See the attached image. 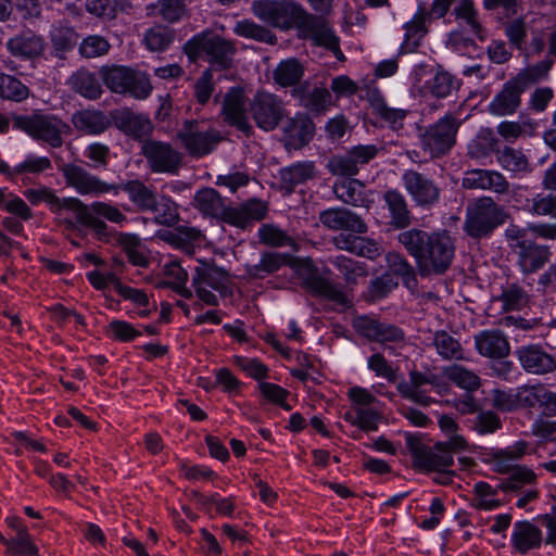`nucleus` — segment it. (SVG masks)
<instances>
[{
  "instance_id": "nucleus-4",
  "label": "nucleus",
  "mask_w": 556,
  "mask_h": 556,
  "mask_svg": "<svg viewBox=\"0 0 556 556\" xmlns=\"http://www.w3.org/2000/svg\"><path fill=\"white\" fill-rule=\"evenodd\" d=\"M509 214L491 197H481L466 207L464 231L472 239L489 238L493 231L506 223Z\"/></svg>"
},
{
  "instance_id": "nucleus-25",
  "label": "nucleus",
  "mask_w": 556,
  "mask_h": 556,
  "mask_svg": "<svg viewBox=\"0 0 556 556\" xmlns=\"http://www.w3.org/2000/svg\"><path fill=\"white\" fill-rule=\"evenodd\" d=\"M331 242L338 250L346 251L361 257L374 260L381 254V247L377 241L353 232H342L334 236Z\"/></svg>"
},
{
  "instance_id": "nucleus-35",
  "label": "nucleus",
  "mask_w": 556,
  "mask_h": 556,
  "mask_svg": "<svg viewBox=\"0 0 556 556\" xmlns=\"http://www.w3.org/2000/svg\"><path fill=\"white\" fill-rule=\"evenodd\" d=\"M316 165L312 161L296 162L283 167L279 172L281 187L292 192L299 185H303L316 177Z\"/></svg>"
},
{
  "instance_id": "nucleus-42",
  "label": "nucleus",
  "mask_w": 556,
  "mask_h": 556,
  "mask_svg": "<svg viewBox=\"0 0 556 556\" xmlns=\"http://www.w3.org/2000/svg\"><path fill=\"white\" fill-rule=\"evenodd\" d=\"M127 76L123 86L124 92L121 94H128L137 100H144L151 94L153 87L146 73L129 67Z\"/></svg>"
},
{
  "instance_id": "nucleus-52",
  "label": "nucleus",
  "mask_w": 556,
  "mask_h": 556,
  "mask_svg": "<svg viewBox=\"0 0 556 556\" xmlns=\"http://www.w3.org/2000/svg\"><path fill=\"white\" fill-rule=\"evenodd\" d=\"M425 88L432 97L442 99L458 88V81L450 73L440 71L426 81Z\"/></svg>"
},
{
  "instance_id": "nucleus-12",
  "label": "nucleus",
  "mask_w": 556,
  "mask_h": 556,
  "mask_svg": "<svg viewBox=\"0 0 556 556\" xmlns=\"http://www.w3.org/2000/svg\"><path fill=\"white\" fill-rule=\"evenodd\" d=\"M141 154L146 157L152 173L175 174L181 166L182 155L169 142L146 139L141 144Z\"/></svg>"
},
{
  "instance_id": "nucleus-14",
  "label": "nucleus",
  "mask_w": 556,
  "mask_h": 556,
  "mask_svg": "<svg viewBox=\"0 0 556 556\" xmlns=\"http://www.w3.org/2000/svg\"><path fill=\"white\" fill-rule=\"evenodd\" d=\"M249 112L255 124L263 130L275 129L285 116L286 109L282 99L278 96L258 91L249 103Z\"/></svg>"
},
{
  "instance_id": "nucleus-62",
  "label": "nucleus",
  "mask_w": 556,
  "mask_h": 556,
  "mask_svg": "<svg viewBox=\"0 0 556 556\" xmlns=\"http://www.w3.org/2000/svg\"><path fill=\"white\" fill-rule=\"evenodd\" d=\"M111 48L109 41L100 35H90L86 37L80 46L79 53L87 59H93L105 55Z\"/></svg>"
},
{
  "instance_id": "nucleus-37",
  "label": "nucleus",
  "mask_w": 556,
  "mask_h": 556,
  "mask_svg": "<svg viewBox=\"0 0 556 556\" xmlns=\"http://www.w3.org/2000/svg\"><path fill=\"white\" fill-rule=\"evenodd\" d=\"M117 186L119 187V190H123L128 194L129 200L138 211L150 212L155 208L157 200L156 193L142 181L135 179Z\"/></svg>"
},
{
  "instance_id": "nucleus-20",
  "label": "nucleus",
  "mask_w": 556,
  "mask_h": 556,
  "mask_svg": "<svg viewBox=\"0 0 556 556\" xmlns=\"http://www.w3.org/2000/svg\"><path fill=\"white\" fill-rule=\"evenodd\" d=\"M522 369L532 375H547L556 370V356L546 352L541 344L522 345L516 350Z\"/></svg>"
},
{
  "instance_id": "nucleus-26",
  "label": "nucleus",
  "mask_w": 556,
  "mask_h": 556,
  "mask_svg": "<svg viewBox=\"0 0 556 556\" xmlns=\"http://www.w3.org/2000/svg\"><path fill=\"white\" fill-rule=\"evenodd\" d=\"M477 352L488 358L501 359L509 355L510 344L498 329L482 330L475 336Z\"/></svg>"
},
{
  "instance_id": "nucleus-22",
  "label": "nucleus",
  "mask_w": 556,
  "mask_h": 556,
  "mask_svg": "<svg viewBox=\"0 0 556 556\" xmlns=\"http://www.w3.org/2000/svg\"><path fill=\"white\" fill-rule=\"evenodd\" d=\"M245 104L244 91L241 88H231L225 94L222 112L225 122L248 135L252 126L247 116Z\"/></svg>"
},
{
  "instance_id": "nucleus-44",
  "label": "nucleus",
  "mask_w": 556,
  "mask_h": 556,
  "mask_svg": "<svg viewBox=\"0 0 556 556\" xmlns=\"http://www.w3.org/2000/svg\"><path fill=\"white\" fill-rule=\"evenodd\" d=\"M443 375L457 387L468 391H475L481 386L479 376L473 370L462 365L454 364L446 366L443 369Z\"/></svg>"
},
{
  "instance_id": "nucleus-53",
  "label": "nucleus",
  "mask_w": 556,
  "mask_h": 556,
  "mask_svg": "<svg viewBox=\"0 0 556 556\" xmlns=\"http://www.w3.org/2000/svg\"><path fill=\"white\" fill-rule=\"evenodd\" d=\"M128 70L129 66L106 65L100 68L99 75L110 91L121 94L124 92L123 86L125 85L126 78H128Z\"/></svg>"
},
{
  "instance_id": "nucleus-1",
  "label": "nucleus",
  "mask_w": 556,
  "mask_h": 556,
  "mask_svg": "<svg viewBox=\"0 0 556 556\" xmlns=\"http://www.w3.org/2000/svg\"><path fill=\"white\" fill-rule=\"evenodd\" d=\"M400 243L415 258L421 277L443 275L455 254V244L446 231L427 232L410 229L399 235Z\"/></svg>"
},
{
  "instance_id": "nucleus-31",
  "label": "nucleus",
  "mask_w": 556,
  "mask_h": 556,
  "mask_svg": "<svg viewBox=\"0 0 556 556\" xmlns=\"http://www.w3.org/2000/svg\"><path fill=\"white\" fill-rule=\"evenodd\" d=\"M511 545L519 554H527L541 546L543 542L542 531L528 520L514 523Z\"/></svg>"
},
{
  "instance_id": "nucleus-3",
  "label": "nucleus",
  "mask_w": 556,
  "mask_h": 556,
  "mask_svg": "<svg viewBox=\"0 0 556 556\" xmlns=\"http://www.w3.org/2000/svg\"><path fill=\"white\" fill-rule=\"evenodd\" d=\"M184 52L191 62L204 60L215 70H228L232 65L236 48L230 40L212 30H204L184 45Z\"/></svg>"
},
{
  "instance_id": "nucleus-55",
  "label": "nucleus",
  "mask_w": 556,
  "mask_h": 556,
  "mask_svg": "<svg viewBox=\"0 0 556 556\" xmlns=\"http://www.w3.org/2000/svg\"><path fill=\"white\" fill-rule=\"evenodd\" d=\"M362 187L358 180L355 179L341 180L333 185V192L340 201L350 205L359 206L364 202Z\"/></svg>"
},
{
  "instance_id": "nucleus-21",
  "label": "nucleus",
  "mask_w": 556,
  "mask_h": 556,
  "mask_svg": "<svg viewBox=\"0 0 556 556\" xmlns=\"http://www.w3.org/2000/svg\"><path fill=\"white\" fill-rule=\"evenodd\" d=\"M526 90L516 77L510 78L489 103V113L496 116L516 113L521 105V96Z\"/></svg>"
},
{
  "instance_id": "nucleus-36",
  "label": "nucleus",
  "mask_w": 556,
  "mask_h": 556,
  "mask_svg": "<svg viewBox=\"0 0 556 556\" xmlns=\"http://www.w3.org/2000/svg\"><path fill=\"white\" fill-rule=\"evenodd\" d=\"M24 195L33 205L40 202L47 203L50 206V210L55 214H61L62 211H70L74 213L77 199L75 197L59 198L53 190L47 187L27 189L24 192Z\"/></svg>"
},
{
  "instance_id": "nucleus-38",
  "label": "nucleus",
  "mask_w": 556,
  "mask_h": 556,
  "mask_svg": "<svg viewBox=\"0 0 556 556\" xmlns=\"http://www.w3.org/2000/svg\"><path fill=\"white\" fill-rule=\"evenodd\" d=\"M304 283L306 289L314 295L323 296L341 305L349 303L348 295L339 285L332 283L319 275L308 276Z\"/></svg>"
},
{
  "instance_id": "nucleus-64",
  "label": "nucleus",
  "mask_w": 556,
  "mask_h": 556,
  "mask_svg": "<svg viewBox=\"0 0 556 556\" xmlns=\"http://www.w3.org/2000/svg\"><path fill=\"white\" fill-rule=\"evenodd\" d=\"M78 40V35L73 27L56 26L51 31V41L55 50L70 51Z\"/></svg>"
},
{
  "instance_id": "nucleus-43",
  "label": "nucleus",
  "mask_w": 556,
  "mask_h": 556,
  "mask_svg": "<svg viewBox=\"0 0 556 556\" xmlns=\"http://www.w3.org/2000/svg\"><path fill=\"white\" fill-rule=\"evenodd\" d=\"M386 260L392 276L401 277L403 283L408 289L417 287L416 271L402 254L397 252H390L387 254Z\"/></svg>"
},
{
  "instance_id": "nucleus-27",
  "label": "nucleus",
  "mask_w": 556,
  "mask_h": 556,
  "mask_svg": "<svg viewBox=\"0 0 556 556\" xmlns=\"http://www.w3.org/2000/svg\"><path fill=\"white\" fill-rule=\"evenodd\" d=\"M290 261L291 256L287 253L264 251L261 253L257 263H247L244 265V274L251 280L265 279L279 271Z\"/></svg>"
},
{
  "instance_id": "nucleus-17",
  "label": "nucleus",
  "mask_w": 556,
  "mask_h": 556,
  "mask_svg": "<svg viewBox=\"0 0 556 556\" xmlns=\"http://www.w3.org/2000/svg\"><path fill=\"white\" fill-rule=\"evenodd\" d=\"M401 180L416 206L430 208L440 201L439 186L425 174L415 169H406L402 174Z\"/></svg>"
},
{
  "instance_id": "nucleus-34",
  "label": "nucleus",
  "mask_w": 556,
  "mask_h": 556,
  "mask_svg": "<svg viewBox=\"0 0 556 556\" xmlns=\"http://www.w3.org/2000/svg\"><path fill=\"white\" fill-rule=\"evenodd\" d=\"M74 127L85 135H101L111 126L109 116L99 110H81L73 114Z\"/></svg>"
},
{
  "instance_id": "nucleus-61",
  "label": "nucleus",
  "mask_w": 556,
  "mask_h": 556,
  "mask_svg": "<svg viewBox=\"0 0 556 556\" xmlns=\"http://www.w3.org/2000/svg\"><path fill=\"white\" fill-rule=\"evenodd\" d=\"M544 386L541 383L522 386L516 389L518 408L542 406Z\"/></svg>"
},
{
  "instance_id": "nucleus-40",
  "label": "nucleus",
  "mask_w": 556,
  "mask_h": 556,
  "mask_svg": "<svg viewBox=\"0 0 556 556\" xmlns=\"http://www.w3.org/2000/svg\"><path fill=\"white\" fill-rule=\"evenodd\" d=\"M71 88L80 96L96 100L102 94V87L97 76L88 70L80 68L68 79Z\"/></svg>"
},
{
  "instance_id": "nucleus-19",
  "label": "nucleus",
  "mask_w": 556,
  "mask_h": 556,
  "mask_svg": "<svg viewBox=\"0 0 556 556\" xmlns=\"http://www.w3.org/2000/svg\"><path fill=\"white\" fill-rule=\"evenodd\" d=\"M319 223L331 231H346L365 235L368 231L366 222L356 213L345 207H331L318 215Z\"/></svg>"
},
{
  "instance_id": "nucleus-63",
  "label": "nucleus",
  "mask_w": 556,
  "mask_h": 556,
  "mask_svg": "<svg viewBox=\"0 0 556 556\" xmlns=\"http://www.w3.org/2000/svg\"><path fill=\"white\" fill-rule=\"evenodd\" d=\"M529 212L538 216H551L556 218V195L538 193L528 200Z\"/></svg>"
},
{
  "instance_id": "nucleus-15",
  "label": "nucleus",
  "mask_w": 556,
  "mask_h": 556,
  "mask_svg": "<svg viewBox=\"0 0 556 556\" xmlns=\"http://www.w3.org/2000/svg\"><path fill=\"white\" fill-rule=\"evenodd\" d=\"M354 327L369 341L379 342L392 350L403 348L407 341L405 332L400 327L367 316L357 317Z\"/></svg>"
},
{
  "instance_id": "nucleus-24",
  "label": "nucleus",
  "mask_w": 556,
  "mask_h": 556,
  "mask_svg": "<svg viewBox=\"0 0 556 556\" xmlns=\"http://www.w3.org/2000/svg\"><path fill=\"white\" fill-rule=\"evenodd\" d=\"M299 104L313 113H323L331 105V93L327 88L304 81L291 90Z\"/></svg>"
},
{
  "instance_id": "nucleus-60",
  "label": "nucleus",
  "mask_w": 556,
  "mask_h": 556,
  "mask_svg": "<svg viewBox=\"0 0 556 556\" xmlns=\"http://www.w3.org/2000/svg\"><path fill=\"white\" fill-rule=\"evenodd\" d=\"M151 212L155 213V222L164 226H174L179 220L177 205L170 199L162 197L156 200L155 208Z\"/></svg>"
},
{
  "instance_id": "nucleus-41",
  "label": "nucleus",
  "mask_w": 556,
  "mask_h": 556,
  "mask_svg": "<svg viewBox=\"0 0 556 556\" xmlns=\"http://www.w3.org/2000/svg\"><path fill=\"white\" fill-rule=\"evenodd\" d=\"M304 67L296 59L281 61L274 71V80L281 87H296L302 84Z\"/></svg>"
},
{
  "instance_id": "nucleus-2",
  "label": "nucleus",
  "mask_w": 556,
  "mask_h": 556,
  "mask_svg": "<svg viewBox=\"0 0 556 556\" xmlns=\"http://www.w3.org/2000/svg\"><path fill=\"white\" fill-rule=\"evenodd\" d=\"M191 204L202 216L241 229H245L253 222L264 219L268 212L267 204L257 199L248 200L236 206H228L219 192L208 187L198 190Z\"/></svg>"
},
{
  "instance_id": "nucleus-51",
  "label": "nucleus",
  "mask_w": 556,
  "mask_h": 556,
  "mask_svg": "<svg viewBox=\"0 0 556 556\" xmlns=\"http://www.w3.org/2000/svg\"><path fill=\"white\" fill-rule=\"evenodd\" d=\"M29 96V89L16 77L0 73V98L22 102Z\"/></svg>"
},
{
  "instance_id": "nucleus-59",
  "label": "nucleus",
  "mask_w": 556,
  "mask_h": 556,
  "mask_svg": "<svg viewBox=\"0 0 556 556\" xmlns=\"http://www.w3.org/2000/svg\"><path fill=\"white\" fill-rule=\"evenodd\" d=\"M552 66V60H543L521 71L515 77L523 85L526 89H529L533 84L546 78Z\"/></svg>"
},
{
  "instance_id": "nucleus-58",
  "label": "nucleus",
  "mask_w": 556,
  "mask_h": 556,
  "mask_svg": "<svg viewBox=\"0 0 556 556\" xmlns=\"http://www.w3.org/2000/svg\"><path fill=\"white\" fill-rule=\"evenodd\" d=\"M500 300L504 311H518L528 304L529 295L522 287L511 283L503 289Z\"/></svg>"
},
{
  "instance_id": "nucleus-32",
  "label": "nucleus",
  "mask_w": 556,
  "mask_h": 556,
  "mask_svg": "<svg viewBox=\"0 0 556 556\" xmlns=\"http://www.w3.org/2000/svg\"><path fill=\"white\" fill-rule=\"evenodd\" d=\"M5 47L13 56L29 60L43 52L45 42L41 36L31 31H24L10 38Z\"/></svg>"
},
{
  "instance_id": "nucleus-10",
  "label": "nucleus",
  "mask_w": 556,
  "mask_h": 556,
  "mask_svg": "<svg viewBox=\"0 0 556 556\" xmlns=\"http://www.w3.org/2000/svg\"><path fill=\"white\" fill-rule=\"evenodd\" d=\"M460 121L453 114H446L437 123L430 125L420 135V144L431 157H441L447 154L456 142V134Z\"/></svg>"
},
{
  "instance_id": "nucleus-9",
  "label": "nucleus",
  "mask_w": 556,
  "mask_h": 556,
  "mask_svg": "<svg viewBox=\"0 0 556 556\" xmlns=\"http://www.w3.org/2000/svg\"><path fill=\"white\" fill-rule=\"evenodd\" d=\"M192 287L202 302L206 305L217 306V295L207 288L220 295H227L230 292V277L224 268L216 266L214 262L199 260L192 275Z\"/></svg>"
},
{
  "instance_id": "nucleus-18",
  "label": "nucleus",
  "mask_w": 556,
  "mask_h": 556,
  "mask_svg": "<svg viewBox=\"0 0 556 556\" xmlns=\"http://www.w3.org/2000/svg\"><path fill=\"white\" fill-rule=\"evenodd\" d=\"M379 152L375 144L355 146L342 155L332 156L328 162V169L333 175L351 177L359 172V167L368 164Z\"/></svg>"
},
{
  "instance_id": "nucleus-39",
  "label": "nucleus",
  "mask_w": 556,
  "mask_h": 556,
  "mask_svg": "<svg viewBox=\"0 0 556 556\" xmlns=\"http://www.w3.org/2000/svg\"><path fill=\"white\" fill-rule=\"evenodd\" d=\"M548 247L532 242L519 255L517 263L525 274H532L541 269L549 260Z\"/></svg>"
},
{
  "instance_id": "nucleus-6",
  "label": "nucleus",
  "mask_w": 556,
  "mask_h": 556,
  "mask_svg": "<svg viewBox=\"0 0 556 556\" xmlns=\"http://www.w3.org/2000/svg\"><path fill=\"white\" fill-rule=\"evenodd\" d=\"M180 147L192 157L211 154L222 142L220 131L203 121L187 119L176 131Z\"/></svg>"
},
{
  "instance_id": "nucleus-49",
  "label": "nucleus",
  "mask_w": 556,
  "mask_h": 556,
  "mask_svg": "<svg viewBox=\"0 0 556 556\" xmlns=\"http://www.w3.org/2000/svg\"><path fill=\"white\" fill-rule=\"evenodd\" d=\"M329 263L340 271L348 285H355L357 283L358 278L365 277L367 275L366 266L364 263L354 261L344 255L330 257Z\"/></svg>"
},
{
  "instance_id": "nucleus-48",
  "label": "nucleus",
  "mask_w": 556,
  "mask_h": 556,
  "mask_svg": "<svg viewBox=\"0 0 556 556\" xmlns=\"http://www.w3.org/2000/svg\"><path fill=\"white\" fill-rule=\"evenodd\" d=\"M380 418V413L374 407H352L351 412L344 414L346 421L366 432L376 431Z\"/></svg>"
},
{
  "instance_id": "nucleus-5",
  "label": "nucleus",
  "mask_w": 556,
  "mask_h": 556,
  "mask_svg": "<svg viewBox=\"0 0 556 556\" xmlns=\"http://www.w3.org/2000/svg\"><path fill=\"white\" fill-rule=\"evenodd\" d=\"M73 214L76 223L90 229L99 240L109 237V227L103 219L117 225L127 222V216L116 205L102 201L88 205L77 198Z\"/></svg>"
},
{
  "instance_id": "nucleus-33",
  "label": "nucleus",
  "mask_w": 556,
  "mask_h": 556,
  "mask_svg": "<svg viewBox=\"0 0 556 556\" xmlns=\"http://www.w3.org/2000/svg\"><path fill=\"white\" fill-rule=\"evenodd\" d=\"M383 201L390 215L389 224L396 229L407 228L412 224V212L406 198L396 189L387 190Z\"/></svg>"
},
{
  "instance_id": "nucleus-7",
  "label": "nucleus",
  "mask_w": 556,
  "mask_h": 556,
  "mask_svg": "<svg viewBox=\"0 0 556 556\" xmlns=\"http://www.w3.org/2000/svg\"><path fill=\"white\" fill-rule=\"evenodd\" d=\"M13 127L51 148H61L63 135L68 131V125L52 114L16 115L13 117Z\"/></svg>"
},
{
  "instance_id": "nucleus-28",
  "label": "nucleus",
  "mask_w": 556,
  "mask_h": 556,
  "mask_svg": "<svg viewBox=\"0 0 556 556\" xmlns=\"http://www.w3.org/2000/svg\"><path fill=\"white\" fill-rule=\"evenodd\" d=\"M431 20H433V16L428 12L426 4L419 3L413 18L403 26L405 35L402 49L405 52H413L420 46L421 40L428 34L427 24Z\"/></svg>"
},
{
  "instance_id": "nucleus-47",
  "label": "nucleus",
  "mask_w": 556,
  "mask_h": 556,
  "mask_svg": "<svg viewBox=\"0 0 556 556\" xmlns=\"http://www.w3.org/2000/svg\"><path fill=\"white\" fill-rule=\"evenodd\" d=\"M233 33L240 37L254 39L258 42L269 45H275L277 42V37L273 31L251 20L237 22L233 27Z\"/></svg>"
},
{
  "instance_id": "nucleus-57",
  "label": "nucleus",
  "mask_w": 556,
  "mask_h": 556,
  "mask_svg": "<svg viewBox=\"0 0 556 556\" xmlns=\"http://www.w3.org/2000/svg\"><path fill=\"white\" fill-rule=\"evenodd\" d=\"M165 274L167 277L172 278L173 281L167 282L176 293L181 295L185 299H191L193 293L191 289L187 288L186 283L188 281V273L185 268L180 266L177 262H172L165 266Z\"/></svg>"
},
{
  "instance_id": "nucleus-11",
  "label": "nucleus",
  "mask_w": 556,
  "mask_h": 556,
  "mask_svg": "<svg viewBox=\"0 0 556 556\" xmlns=\"http://www.w3.org/2000/svg\"><path fill=\"white\" fill-rule=\"evenodd\" d=\"M67 187L74 189L80 195L100 197L106 193L117 194L119 187L102 180L99 176L93 175L85 167L67 163L61 167Z\"/></svg>"
},
{
  "instance_id": "nucleus-8",
  "label": "nucleus",
  "mask_w": 556,
  "mask_h": 556,
  "mask_svg": "<svg viewBox=\"0 0 556 556\" xmlns=\"http://www.w3.org/2000/svg\"><path fill=\"white\" fill-rule=\"evenodd\" d=\"M251 10L258 20L281 30L299 28L306 12L291 0H255Z\"/></svg>"
},
{
  "instance_id": "nucleus-13",
  "label": "nucleus",
  "mask_w": 556,
  "mask_h": 556,
  "mask_svg": "<svg viewBox=\"0 0 556 556\" xmlns=\"http://www.w3.org/2000/svg\"><path fill=\"white\" fill-rule=\"evenodd\" d=\"M406 446L413 457L414 466L425 471H441L454 464L453 455L439 443L433 448L412 434L406 435Z\"/></svg>"
},
{
  "instance_id": "nucleus-56",
  "label": "nucleus",
  "mask_w": 556,
  "mask_h": 556,
  "mask_svg": "<svg viewBox=\"0 0 556 556\" xmlns=\"http://www.w3.org/2000/svg\"><path fill=\"white\" fill-rule=\"evenodd\" d=\"M257 235L260 242L268 247L281 248L294 245V240L286 231L273 224L262 225Z\"/></svg>"
},
{
  "instance_id": "nucleus-45",
  "label": "nucleus",
  "mask_w": 556,
  "mask_h": 556,
  "mask_svg": "<svg viewBox=\"0 0 556 556\" xmlns=\"http://www.w3.org/2000/svg\"><path fill=\"white\" fill-rule=\"evenodd\" d=\"M496 160L498 164L506 170L513 173L530 172V164L526 154L511 147L496 150Z\"/></svg>"
},
{
  "instance_id": "nucleus-16",
  "label": "nucleus",
  "mask_w": 556,
  "mask_h": 556,
  "mask_svg": "<svg viewBox=\"0 0 556 556\" xmlns=\"http://www.w3.org/2000/svg\"><path fill=\"white\" fill-rule=\"evenodd\" d=\"M298 29L304 38L311 39L314 45L329 50L338 60L342 61L344 59L340 49L339 37L323 17L306 11Z\"/></svg>"
},
{
  "instance_id": "nucleus-46",
  "label": "nucleus",
  "mask_w": 556,
  "mask_h": 556,
  "mask_svg": "<svg viewBox=\"0 0 556 556\" xmlns=\"http://www.w3.org/2000/svg\"><path fill=\"white\" fill-rule=\"evenodd\" d=\"M433 345L444 359H467L462 344L446 331L441 330L434 333Z\"/></svg>"
},
{
  "instance_id": "nucleus-54",
  "label": "nucleus",
  "mask_w": 556,
  "mask_h": 556,
  "mask_svg": "<svg viewBox=\"0 0 556 556\" xmlns=\"http://www.w3.org/2000/svg\"><path fill=\"white\" fill-rule=\"evenodd\" d=\"M175 31L163 25H155L144 34V43L150 51H164L173 42Z\"/></svg>"
},
{
  "instance_id": "nucleus-23",
  "label": "nucleus",
  "mask_w": 556,
  "mask_h": 556,
  "mask_svg": "<svg viewBox=\"0 0 556 556\" xmlns=\"http://www.w3.org/2000/svg\"><path fill=\"white\" fill-rule=\"evenodd\" d=\"M435 377L433 375H426L417 370L408 372V380H403L397 383L396 389L400 394L420 406L428 407L435 400L427 395L422 389L426 384H434Z\"/></svg>"
},
{
  "instance_id": "nucleus-29",
  "label": "nucleus",
  "mask_w": 556,
  "mask_h": 556,
  "mask_svg": "<svg viewBox=\"0 0 556 556\" xmlns=\"http://www.w3.org/2000/svg\"><path fill=\"white\" fill-rule=\"evenodd\" d=\"M112 119L117 129L135 139L149 136L153 130L152 123L148 116L136 114L127 109L114 112Z\"/></svg>"
},
{
  "instance_id": "nucleus-50",
  "label": "nucleus",
  "mask_w": 556,
  "mask_h": 556,
  "mask_svg": "<svg viewBox=\"0 0 556 556\" xmlns=\"http://www.w3.org/2000/svg\"><path fill=\"white\" fill-rule=\"evenodd\" d=\"M535 483V472L527 466L518 465L509 476L501 482L498 489L503 492H517L526 485H533Z\"/></svg>"
},
{
  "instance_id": "nucleus-30",
  "label": "nucleus",
  "mask_w": 556,
  "mask_h": 556,
  "mask_svg": "<svg viewBox=\"0 0 556 556\" xmlns=\"http://www.w3.org/2000/svg\"><path fill=\"white\" fill-rule=\"evenodd\" d=\"M313 134L314 125L311 118L298 114L287 121L283 127V141L288 149H300L309 142Z\"/></svg>"
}]
</instances>
